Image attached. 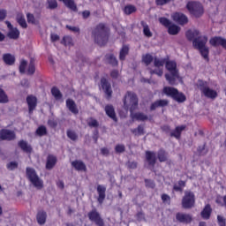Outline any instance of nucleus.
Returning a JSON list of instances; mask_svg holds the SVG:
<instances>
[{
  "instance_id": "f257e3e1",
  "label": "nucleus",
  "mask_w": 226,
  "mask_h": 226,
  "mask_svg": "<svg viewBox=\"0 0 226 226\" xmlns=\"http://www.w3.org/2000/svg\"><path fill=\"white\" fill-rule=\"evenodd\" d=\"M186 37L188 40H194L192 44L195 49H198L200 50L202 57L204 59L208 60L209 56V48L206 47V44L207 43V37H199V31L198 30H188L186 32Z\"/></svg>"
},
{
  "instance_id": "f03ea898",
  "label": "nucleus",
  "mask_w": 226,
  "mask_h": 226,
  "mask_svg": "<svg viewBox=\"0 0 226 226\" xmlns=\"http://www.w3.org/2000/svg\"><path fill=\"white\" fill-rule=\"evenodd\" d=\"M138 103H139V101L137 100V95H135V94L132 92H128L125 94L124 106L126 110L130 109L132 118L135 121H147V116L142 113H133V110L137 109Z\"/></svg>"
},
{
  "instance_id": "7ed1b4c3",
  "label": "nucleus",
  "mask_w": 226,
  "mask_h": 226,
  "mask_svg": "<svg viewBox=\"0 0 226 226\" xmlns=\"http://www.w3.org/2000/svg\"><path fill=\"white\" fill-rule=\"evenodd\" d=\"M166 69L170 72V74H166L165 78L169 84L174 86L176 80H181L179 78V72H177V64L175 61H167Z\"/></svg>"
},
{
  "instance_id": "20e7f679",
  "label": "nucleus",
  "mask_w": 226,
  "mask_h": 226,
  "mask_svg": "<svg viewBox=\"0 0 226 226\" xmlns=\"http://www.w3.org/2000/svg\"><path fill=\"white\" fill-rule=\"evenodd\" d=\"M109 28L106 27L105 25L100 24L93 32V36L98 45H105L107 43V40H109Z\"/></svg>"
},
{
  "instance_id": "39448f33",
  "label": "nucleus",
  "mask_w": 226,
  "mask_h": 226,
  "mask_svg": "<svg viewBox=\"0 0 226 226\" xmlns=\"http://www.w3.org/2000/svg\"><path fill=\"white\" fill-rule=\"evenodd\" d=\"M198 87L201 92V94L210 100H215L218 97V92L215 89L209 88L207 82L203 80L198 81Z\"/></svg>"
},
{
  "instance_id": "423d86ee",
  "label": "nucleus",
  "mask_w": 226,
  "mask_h": 226,
  "mask_svg": "<svg viewBox=\"0 0 226 226\" xmlns=\"http://www.w3.org/2000/svg\"><path fill=\"white\" fill-rule=\"evenodd\" d=\"M26 176L29 181L35 188H37V190H41V188H43V180L38 177L34 169L26 168Z\"/></svg>"
},
{
  "instance_id": "0eeeda50",
  "label": "nucleus",
  "mask_w": 226,
  "mask_h": 226,
  "mask_svg": "<svg viewBox=\"0 0 226 226\" xmlns=\"http://www.w3.org/2000/svg\"><path fill=\"white\" fill-rule=\"evenodd\" d=\"M162 93L166 94V96H170L173 98V100H176V102H178L179 103L186 100V96H185L183 93H179L177 89L174 87H166L163 88Z\"/></svg>"
},
{
  "instance_id": "6e6552de",
  "label": "nucleus",
  "mask_w": 226,
  "mask_h": 226,
  "mask_svg": "<svg viewBox=\"0 0 226 226\" xmlns=\"http://www.w3.org/2000/svg\"><path fill=\"white\" fill-rule=\"evenodd\" d=\"M182 207L184 209H192L195 207V193L192 191H185L182 198Z\"/></svg>"
},
{
  "instance_id": "1a4fd4ad",
  "label": "nucleus",
  "mask_w": 226,
  "mask_h": 226,
  "mask_svg": "<svg viewBox=\"0 0 226 226\" xmlns=\"http://www.w3.org/2000/svg\"><path fill=\"white\" fill-rule=\"evenodd\" d=\"M186 8L193 17H200L204 13V7L198 2H189Z\"/></svg>"
},
{
  "instance_id": "9d476101",
  "label": "nucleus",
  "mask_w": 226,
  "mask_h": 226,
  "mask_svg": "<svg viewBox=\"0 0 226 226\" xmlns=\"http://www.w3.org/2000/svg\"><path fill=\"white\" fill-rule=\"evenodd\" d=\"M159 22H161V24L165 27H168L169 34L176 35L181 31V28L179 26L170 23V20L166 18H160Z\"/></svg>"
},
{
  "instance_id": "9b49d317",
  "label": "nucleus",
  "mask_w": 226,
  "mask_h": 226,
  "mask_svg": "<svg viewBox=\"0 0 226 226\" xmlns=\"http://www.w3.org/2000/svg\"><path fill=\"white\" fill-rule=\"evenodd\" d=\"M36 71L34 67V61L31 60L28 67H27V61L21 60L19 64V72L20 73H27V75H33Z\"/></svg>"
},
{
  "instance_id": "f8f14e48",
  "label": "nucleus",
  "mask_w": 226,
  "mask_h": 226,
  "mask_svg": "<svg viewBox=\"0 0 226 226\" xmlns=\"http://www.w3.org/2000/svg\"><path fill=\"white\" fill-rule=\"evenodd\" d=\"M163 64H165V60L164 59H154V70H150V73H155V75H158V77H162L163 75Z\"/></svg>"
},
{
  "instance_id": "ddd939ff",
  "label": "nucleus",
  "mask_w": 226,
  "mask_h": 226,
  "mask_svg": "<svg viewBox=\"0 0 226 226\" xmlns=\"http://www.w3.org/2000/svg\"><path fill=\"white\" fill-rule=\"evenodd\" d=\"M5 24L9 29L7 36L11 38V40H18L19 36H20V31H19L17 27H13V26H11V23H10V21H5Z\"/></svg>"
},
{
  "instance_id": "4468645a",
  "label": "nucleus",
  "mask_w": 226,
  "mask_h": 226,
  "mask_svg": "<svg viewBox=\"0 0 226 226\" xmlns=\"http://www.w3.org/2000/svg\"><path fill=\"white\" fill-rule=\"evenodd\" d=\"M171 19L175 22H177V24H180V26H185V24H188V18L183 13L175 12L171 15Z\"/></svg>"
},
{
  "instance_id": "2eb2a0df",
  "label": "nucleus",
  "mask_w": 226,
  "mask_h": 226,
  "mask_svg": "<svg viewBox=\"0 0 226 226\" xmlns=\"http://www.w3.org/2000/svg\"><path fill=\"white\" fill-rule=\"evenodd\" d=\"M26 103L28 106V112L31 114L34 109H36V105H38V99L34 95H28L26 97Z\"/></svg>"
},
{
  "instance_id": "dca6fc26",
  "label": "nucleus",
  "mask_w": 226,
  "mask_h": 226,
  "mask_svg": "<svg viewBox=\"0 0 226 226\" xmlns=\"http://www.w3.org/2000/svg\"><path fill=\"white\" fill-rule=\"evenodd\" d=\"M209 43L213 47H219V45H221V47L226 49V39H223L222 37L211 38Z\"/></svg>"
},
{
  "instance_id": "f3484780",
  "label": "nucleus",
  "mask_w": 226,
  "mask_h": 226,
  "mask_svg": "<svg viewBox=\"0 0 226 226\" xmlns=\"http://www.w3.org/2000/svg\"><path fill=\"white\" fill-rule=\"evenodd\" d=\"M0 139L1 140H13L15 139V132L4 129L0 132Z\"/></svg>"
},
{
  "instance_id": "a211bd4d",
  "label": "nucleus",
  "mask_w": 226,
  "mask_h": 226,
  "mask_svg": "<svg viewBox=\"0 0 226 226\" xmlns=\"http://www.w3.org/2000/svg\"><path fill=\"white\" fill-rule=\"evenodd\" d=\"M89 220L91 222H94L96 225L102 226L103 225V220L100 217V214L98 212L93 210L88 214Z\"/></svg>"
},
{
  "instance_id": "6ab92c4d",
  "label": "nucleus",
  "mask_w": 226,
  "mask_h": 226,
  "mask_svg": "<svg viewBox=\"0 0 226 226\" xmlns=\"http://www.w3.org/2000/svg\"><path fill=\"white\" fill-rule=\"evenodd\" d=\"M176 218L180 223H192V215L190 214L177 213Z\"/></svg>"
},
{
  "instance_id": "aec40b11",
  "label": "nucleus",
  "mask_w": 226,
  "mask_h": 226,
  "mask_svg": "<svg viewBox=\"0 0 226 226\" xmlns=\"http://www.w3.org/2000/svg\"><path fill=\"white\" fill-rule=\"evenodd\" d=\"M72 167H73L75 170H79L80 172H86V170H87V168L86 167L84 162L79 160L72 162Z\"/></svg>"
},
{
  "instance_id": "412c9836",
  "label": "nucleus",
  "mask_w": 226,
  "mask_h": 226,
  "mask_svg": "<svg viewBox=\"0 0 226 226\" xmlns=\"http://www.w3.org/2000/svg\"><path fill=\"white\" fill-rule=\"evenodd\" d=\"M101 86L104 91V93L110 97L112 95V89L110 88V84L107 82V79L105 78L101 79Z\"/></svg>"
},
{
  "instance_id": "4be33fe9",
  "label": "nucleus",
  "mask_w": 226,
  "mask_h": 226,
  "mask_svg": "<svg viewBox=\"0 0 226 226\" xmlns=\"http://www.w3.org/2000/svg\"><path fill=\"white\" fill-rule=\"evenodd\" d=\"M3 61L5 64H8L9 66H12V64H15V56L10 53L4 54Z\"/></svg>"
},
{
  "instance_id": "5701e85b",
  "label": "nucleus",
  "mask_w": 226,
  "mask_h": 226,
  "mask_svg": "<svg viewBox=\"0 0 226 226\" xmlns=\"http://www.w3.org/2000/svg\"><path fill=\"white\" fill-rule=\"evenodd\" d=\"M66 107L72 114H79V109H77V104H75L73 100L68 99L66 101Z\"/></svg>"
},
{
  "instance_id": "b1692460",
  "label": "nucleus",
  "mask_w": 226,
  "mask_h": 226,
  "mask_svg": "<svg viewBox=\"0 0 226 226\" xmlns=\"http://www.w3.org/2000/svg\"><path fill=\"white\" fill-rule=\"evenodd\" d=\"M147 162L149 165H154L156 163V154L154 152H146Z\"/></svg>"
},
{
  "instance_id": "393cba45",
  "label": "nucleus",
  "mask_w": 226,
  "mask_h": 226,
  "mask_svg": "<svg viewBox=\"0 0 226 226\" xmlns=\"http://www.w3.org/2000/svg\"><path fill=\"white\" fill-rule=\"evenodd\" d=\"M106 188L103 185H98L97 186V192L99 195L98 200L100 202V204H102V202H103V200H105V192H106Z\"/></svg>"
},
{
  "instance_id": "a878e982",
  "label": "nucleus",
  "mask_w": 226,
  "mask_h": 226,
  "mask_svg": "<svg viewBox=\"0 0 226 226\" xmlns=\"http://www.w3.org/2000/svg\"><path fill=\"white\" fill-rule=\"evenodd\" d=\"M105 112L109 117L113 119V121H117V117H116V111H114V107L108 105L105 107Z\"/></svg>"
},
{
  "instance_id": "bb28decb",
  "label": "nucleus",
  "mask_w": 226,
  "mask_h": 226,
  "mask_svg": "<svg viewBox=\"0 0 226 226\" xmlns=\"http://www.w3.org/2000/svg\"><path fill=\"white\" fill-rule=\"evenodd\" d=\"M57 162V159L54 155H49L47 163H46V168L50 170L56 165V162Z\"/></svg>"
},
{
  "instance_id": "cd10ccee",
  "label": "nucleus",
  "mask_w": 226,
  "mask_h": 226,
  "mask_svg": "<svg viewBox=\"0 0 226 226\" xmlns=\"http://www.w3.org/2000/svg\"><path fill=\"white\" fill-rule=\"evenodd\" d=\"M19 146L25 153H31L33 151V148L29 146V144L24 140L19 141Z\"/></svg>"
},
{
  "instance_id": "c85d7f7f",
  "label": "nucleus",
  "mask_w": 226,
  "mask_h": 226,
  "mask_svg": "<svg viewBox=\"0 0 226 226\" xmlns=\"http://www.w3.org/2000/svg\"><path fill=\"white\" fill-rule=\"evenodd\" d=\"M211 206L207 205L201 212V216L204 220H208L209 216H211Z\"/></svg>"
},
{
  "instance_id": "c756f323",
  "label": "nucleus",
  "mask_w": 226,
  "mask_h": 226,
  "mask_svg": "<svg viewBox=\"0 0 226 226\" xmlns=\"http://www.w3.org/2000/svg\"><path fill=\"white\" fill-rule=\"evenodd\" d=\"M37 222L40 225H43L47 222V214L45 212H39L37 214Z\"/></svg>"
},
{
  "instance_id": "7c9ffc66",
  "label": "nucleus",
  "mask_w": 226,
  "mask_h": 226,
  "mask_svg": "<svg viewBox=\"0 0 226 226\" xmlns=\"http://www.w3.org/2000/svg\"><path fill=\"white\" fill-rule=\"evenodd\" d=\"M63 1L65 6L72 10V11H77V5L75 4V2L73 0H60Z\"/></svg>"
},
{
  "instance_id": "2f4dec72",
  "label": "nucleus",
  "mask_w": 226,
  "mask_h": 226,
  "mask_svg": "<svg viewBox=\"0 0 226 226\" xmlns=\"http://www.w3.org/2000/svg\"><path fill=\"white\" fill-rule=\"evenodd\" d=\"M168 104H169V102L167 100L157 101L151 105V110H154L156 107H165Z\"/></svg>"
},
{
  "instance_id": "473e14b6",
  "label": "nucleus",
  "mask_w": 226,
  "mask_h": 226,
  "mask_svg": "<svg viewBox=\"0 0 226 226\" xmlns=\"http://www.w3.org/2000/svg\"><path fill=\"white\" fill-rule=\"evenodd\" d=\"M185 128V125L177 127L175 131L171 133L172 137H175L176 139H179V137H181V132H183Z\"/></svg>"
},
{
  "instance_id": "72a5a7b5",
  "label": "nucleus",
  "mask_w": 226,
  "mask_h": 226,
  "mask_svg": "<svg viewBox=\"0 0 226 226\" xmlns=\"http://www.w3.org/2000/svg\"><path fill=\"white\" fill-rule=\"evenodd\" d=\"M51 94L56 98V100H61L63 98V94H61V91L57 89V87H53L51 89Z\"/></svg>"
},
{
  "instance_id": "f704fd0d",
  "label": "nucleus",
  "mask_w": 226,
  "mask_h": 226,
  "mask_svg": "<svg viewBox=\"0 0 226 226\" xmlns=\"http://www.w3.org/2000/svg\"><path fill=\"white\" fill-rule=\"evenodd\" d=\"M129 48L127 46H124L120 50L119 59L120 61H124V57L128 56Z\"/></svg>"
},
{
  "instance_id": "c9c22d12",
  "label": "nucleus",
  "mask_w": 226,
  "mask_h": 226,
  "mask_svg": "<svg viewBox=\"0 0 226 226\" xmlns=\"http://www.w3.org/2000/svg\"><path fill=\"white\" fill-rule=\"evenodd\" d=\"M8 95L6 94L4 90L0 88V103H8Z\"/></svg>"
},
{
  "instance_id": "e433bc0d",
  "label": "nucleus",
  "mask_w": 226,
  "mask_h": 226,
  "mask_svg": "<svg viewBox=\"0 0 226 226\" xmlns=\"http://www.w3.org/2000/svg\"><path fill=\"white\" fill-rule=\"evenodd\" d=\"M17 22L21 26V27H27V23H26V19L22 14L17 16Z\"/></svg>"
},
{
  "instance_id": "4c0bfd02",
  "label": "nucleus",
  "mask_w": 226,
  "mask_h": 226,
  "mask_svg": "<svg viewBox=\"0 0 226 226\" xmlns=\"http://www.w3.org/2000/svg\"><path fill=\"white\" fill-rule=\"evenodd\" d=\"M62 43L66 47H72V45H73V39H72L70 36H64L63 38Z\"/></svg>"
},
{
  "instance_id": "58836bf2",
  "label": "nucleus",
  "mask_w": 226,
  "mask_h": 226,
  "mask_svg": "<svg viewBox=\"0 0 226 226\" xmlns=\"http://www.w3.org/2000/svg\"><path fill=\"white\" fill-rule=\"evenodd\" d=\"M142 61L147 66L148 64H151V63L153 62V56H151L149 54L144 55L142 56Z\"/></svg>"
},
{
  "instance_id": "ea45409f",
  "label": "nucleus",
  "mask_w": 226,
  "mask_h": 226,
  "mask_svg": "<svg viewBox=\"0 0 226 226\" xmlns=\"http://www.w3.org/2000/svg\"><path fill=\"white\" fill-rule=\"evenodd\" d=\"M87 124L91 128H98L99 125L98 121L92 117L87 119Z\"/></svg>"
},
{
  "instance_id": "a19ab883",
  "label": "nucleus",
  "mask_w": 226,
  "mask_h": 226,
  "mask_svg": "<svg viewBox=\"0 0 226 226\" xmlns=\"http://www.w3.org/2000/svg\"><path fill=\"white\" fill-rule=\"evenodd\" d=\"M135 11H136L135 6H132V5H127L124 10L126 15H132V13H134Z\"/></svg>"
},
{
  "instance_id": "79ce46f5",
  "label": "nucleus",
  "mask_w": 226,
  "mask_h": 226,
  "mask_svg": "<svg viewBox=\"0 0 226 226\" xmlns=\"http://www.w3.org/2000/svg\"><path fill=\"white\" fill-rule=\"evenodd\" d=\"M143 33L145 36H147V38H151V36H153V33H151L149 26L147 25H143Z\"/></svg>"
},
{
  "instance_id": "37998d69",
  "label": "nucleus",
  "mask_w": 226,
  "mask_h": 226,
  "mask_svg": "<svg viewBox=\"0 0 226 226\" xmlns=\"http://www.w3.org/2000/svg\"><path fill=\"white\" fill-rule=\"evenodd\" d=\"M107 61L108 63H109V64H113L114 66L117 64V60L116 59V56H114V55L107 56Z\"/></svg>"
},
{
  "instance_id": "c03bdc74",
  "label": "nucleus",
  "mask_w": 226,
  "mask_h": 226,
  "mask_svg": "<svg viewBox=\"0 0 226 226\" xmlns=\"http://www.w3.org/2000/svg\"><path fill=\"white\" fill-rule=\"evenodd\" d=\"M36 133L37 135H39L40 137L45 135L47 133V128H45V126H40L37 130H36Z\"/></svg>"
},
{
  "instance_id": "a18cd8bd",
  "label": "nucleus",
  "mask_w": 226,
  "mask_h": 226,
  "mask_svg": "<svg viewBox=\"0 0 226 226\" xmlns=\"http://www.w3.org/2000/svg\"><path fill=\"white\" fill-rule=\"evenodd\" d=\"M132 132H133L134 135H136V136L144 135V127H142V126L139 125L137 129H135L134 131H132Z\"/></svg>"
},
{
  "instance_id": "49530a36",
  "label": "nucleus",
  "mask_w": 226,
  "mask_h": 226,
  "mask_svg": "<svg viewBox=\"0 0 226 226\" xmlns=\"http://www.w3.org/2000/svg\"><path fill=\"white\" fill-rule=\"evenodd\" d=\"M48 6L50 10L57 8V2L56 0H48Z\"/></svg>"
},
{
  "instance_id": "de8ad7c7",
  "label": "nucleus",
  "mask_w": 226,
  "mask_h": 226,
  "mask_svg": "<svg viewBox=\"0 0 226 226\" xmlns=\"http://www.w3.org/2000/svg\"><path fill=\"white\" fill-rule=\"evenodd\" d=\"M158 158L160 162H165V160H167V154L164 151L161 150L159 152Z\"/></svg>"
},
{
  "instance_id": "09e8293b",
  "label": "nucleus",
  "mask_w": 226,
  "mask_h": 226,
  "mask_svg": "<svg viewBox=\"0 0 226 226\" xmlns=\"http://www.w3.org/2000/svg\"><path fill=\"white\" fill-rule=\"evenodd\" d=\"M67 136L71 140H77V134L73 131H67Z\"/></svg>"
},
{
  "instance_id": "8fccbe9b",
  "label": "nucleus",
  "mask_w": 226,
  "mask_h": 226,
  "mask_svg": "<svg viewBox=\"0 0 226 226\" xmlns=\"http://www.w3.org/2000/svg\"><path fill=\"white\" fill-rule=\"evenodd\" d=\"M27 20L30 24H38V21L34 19L33 14H27Z\"/></svg>"
},
{
  "instance_id": "3c124183",
  "label": "nucleus",
  "mask_w": 226,
  "mask_h": 226,
  "mask_svg": "<svg viewBox=\"0 0 226 226\" xmlns=\"http://www.w3.org/2000/svg\"><path fill=\"white\" fill-rule=\"evenodd\" d=\"M17 167H19V164L15 162H11L7 164V169L9 170H14V169H17Z\"/></svg>"
},
{
  "instance_id": "603ef678",
  "label": "nucleus",
  "mask_w": 226,
  "mask_h": 226,
  "mask_svg": "<svg viewBox=\"0 0 226 226\" xmlns=\"http://www.w3.org/2000/svg\"><path fill=\"white\" fill-rule=\"evenodd\" d=\"M66 28L72 33H79L80 29L78 26H66Z\"/></svg>"
},
{
  "instance_id": "864d4df0",
  "label": "nucleus",
  "mask_w": 226,
  "mask_h": 226,
  "mask_svg": "<svg viewBox=\"0 0 226 226\" xmlns=\"http://www.w3.org/2000/svg\"><path fill=\"white\" fill-rule=\"evenodd\" d=\"M6 10L0 9V20H4L6 19Z\"/></svg>"
},
{
  "instance_id": "5fc2aeb1",
  "label": "nucleus",
  "mask_w": 226,
  "mask_h": 226,
  "mask_svg": "<svg viewBox=\"0 0 226 226\" xmlns=\"http://www.w3.org/2000/svg\"><path fill=\"white\" fill-rule=\"evenodd\" d=\"M218 223L221 226H225V218H223L222 215L217 216Z\"/></svg>"
},
{
  "instance_id": "6e6d98bb",
  "label": "nucleus",
  "mask_w": 226,
  "mask_h": 226,
  "mask_svg": "<svg viewBox=\"0 0 226 226\" xmlns=\"http://www.w3.org/2000/svg\"><path fill=\"white\" fill-rule=\"evenodd\" d=\"M146 186H148V188H154V182L152 180H145Z\"/></svg>"
},
{
  "instance_id": "4d7b16f0",
  "label": "nucleus",
  "mask_w": 226,
  "mask_h": 226,
  "mask_svg": "<svg viewBox=\"0 0 226 226\" xmlns=\"http://www.w3.org/2000/svg\"><path fill=\"white\" fill-rule=\"evenodd\" d=\"M116 151H117V153H123V151H124V146L117 145L116 147Z\"/></svg>"
},
{
  "instance_id": "13d9d810",
  "label": "nucleus",
  "mask_w": 226,
  "mask_h": 226,
  "mask_svg": "<svg viewBox=\"0 0 226 226\" xmlns=\"http://www.w3.org/2000/svg\"><path fill=\"white\" fill-rule=\"evenodd\" d=\"M170 0H156V4L162 6V4H167Z\"/></svg>"
},
{
  "instance_id": "bf43d9fd",
  "label": "nucleus",
  "mask_w": 226,
  "mask_h": 226,
  "mask_svg": "<svg viewBox=\"0 0 226 226\" xmlns=\"http://www.w3.org/2000/svg\"><path fill=\"white\" fill-rule=\"evenodd\" d=\"M162 200H163L164 202H170V197H169V195L167 194H162Z\"/></svg>"
},
{
  "instance_id": "052dcab7",
  "label": "nucleus",
  "mask_w": 226,
  "mask_h": 226,
  "mask_svg": "<svg viewBox=\"0 0 226 226\" xmlns=\"http://www.w3.org/2000/svg\"><path fill=\"white\" fill-rule=\"evenodd\" d=\"M175 192H183V187H181L178 184L174 185Z\"/></svg>"
},
{
  "instance_id": "680f3d73",
  "label": "nucleus",
  "mask_w": 226,
  "mask_h": 226,
  "mask_svg": "<svg viewBox=\"0 0 226 226\" xmlns=\"http://www.w3.org/2000/svg\"><path fill=\"white\" fill-rule=\"evenodd\" d=\"M57 40H59V35H57L56 34H51V41H57Z\"/></svg>"
},
{
  "instance_id": "e2e57ef3",
  "label": "nucleus",
  "mask_w": 226,
  "mask_h": 226,
  "mask_svg": "<svg viewBox=\"0 0 226 226\" xmlns=\"http://www.w3.org/2000/svg\"><path fill=\"white\" fill-rule=\"evenodd\" d=\"M119 75V72H117V71H113L112 72H111V77L113 78V79H117V76Z\"/></svg>"
},
{
  "instance_id": "0e129e2a",
  "label": "nucleus",
  "mask_w": 226,
  "mask_h": 226,
  "mask_svg": "<svg viewBox=\"0 0 226 226\" xmlns=\"http://www.w3.org/2000/svg\"><path fill=\"white\" fill-rule=\"evenodd\" d=\"M56 186H57L58 188L63 189V188H64V183H63V181H58V182L56 183Z\"/></svg>"
},
{
  "instance_id": "69168bd1",
  "label": "nucleus",
  "mask_w": 226,
  "mask_h": 226,
  "mask_svg": "<svg viewBox=\"0 0 226 226\" xmlns=\"http://www.w3.org/2000/svg\"><path fill=\"white\" fill-rule=\"evenodd\" d=\"M83 18L84 19H87V17H89V15H90V12H89V11H83Z\"/></svg>"
},
{
  "instance_id": "338daca9",
  "label": "nucleus",
  "mask_w": 226,
  "mask_h": 226,
  "mask_svg": "<svg viewBox=\"0 0 226 226\" xmlns=\"http://www.w3.org/2000/svg\"><path fill=\"white\" fill-rule=\"evenodd\" d=\"M177 185L183 189L185 188L186 183L185 181H179Z\"/></svg>"
},
{
  "instance_id": "774afa93",
  "label": "nucleus",
  "mask_w": 226,
  "mask_h": 226,
  "mask_svg": "<svg viewBox=\"0 0 226 226\" xmlns=\"http://www.w3.org/2000/svg\"><path fill=\"white\" fill-rule=\"evenodd\" d=\"M101 151L102 154H109V148H102Z\"/></svg>"
}]
</instances>
